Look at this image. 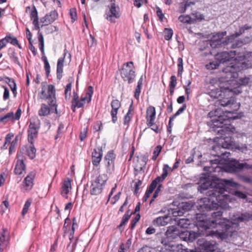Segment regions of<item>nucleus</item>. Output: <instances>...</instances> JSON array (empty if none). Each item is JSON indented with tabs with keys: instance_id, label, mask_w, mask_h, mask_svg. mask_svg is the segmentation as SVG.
I'll use <instances>...</instances> for the list:
<instances>
[{
	"instance_id": "f257e3e1",
	"label": "nucleus",
	"mask_w": 252,
	"mask_h": 252,
	"mask_svg": "<svg viewBox=\"0 0 252 252\" xmlns=\"http://www.w3.org/2000/svg\"><path fill=\"white\" fill-rule=\"evenodd\" d=\"M239 185L232 180L224 179L221 183L205 181L198 187V190L201 193L205 194L207 197L201 198L197 206L200 212H205L221 209H226L228 202L230 200V196L227 194V189L229 187L237 188ZM223 212L221 209L211 213V219L207 220L204 214H196L197 220L196 225L198 229L203 231L211 228H217L228 230L230 229V222L222 217Z\"/></svg>"
},
{
	"instance_id": "f03ea898",
	"label": "nucleus",
	"mask_w": 252,
	"mask_h": 252,
	"mask_svg": "<svg viewBox=\"0 0 252 252\" xmlns=\"http://www.w3.org/2000/svg\"><path fill=\"white\" fill-rule=\"evenodd\" d=\"M208 116L212 118V126L214 130L220 135L218 137L219 144L212 147V150L217 152L215 156L225 160H230V153L220 151V149H228L232 145L233 141L231 137L235 131V128L229 124L230 121L227 116L220 109L210 111Z\"/></svg>"
},
{
	"instance_id": "7ed1b4c3",
	"label": "nucleus",
	"mask_w": 252,
	"mask_h": 252,
	"mask_svg": "<svg viewBox=\"0 0 252 252\" xmlns=\"http://www.w3.org/2000/svg\"><path fill=\"white\" fill-rule=\"evenodd\" d=\"M250 218V215L248 213L233 215L232 217L230 218L231 220L227 219L231 223L230 229L225 230L224 229L220 228V231L218 229H217L216 231L211 230L208 232L207 235L215 237L220 240L225 239L229 236L232 235V232L233 231L232 225L238 223L239 222L248 221ZM225 219L226 220V218Z\"/></svg>"
},
{
	"instance_id": "20e7f679",
	"label": "nucleus",
	"mask_w": 252,
	"mask_h": 252,
	"mask_svg": "<svg viewBox=\"0 0 252 252\" xmlns=\"http://www.w3.org/2000/svg\"><path fill=\"white\" fill-rule=\"evenodd\" d=\"M38 97L39 99L47 100L48 105L51 107H55V109L57 112V105L55 96V88L53 85L48 86L47 94L45 92V87H43L41 92L38 94Z\"/></svg>"
},
{
	"instance_id": "39448f33",
	"label": "nucleus",
	"mask_w": 252,
	"mask_h": 252,
	"mask_svg": "<svg viewBox=\"0 0 252 252\" xmlns=\"http://www.w3.org/2000/svg\"><path fill=\"white\" fill-rule=\"evenodd\" d=\"M108 180L106 174L99 175L92 182L90 192L92 195H97L101 193Z\"/></svg>"
},
{
	"instance_id": "423d86ee",
	"label": "nucleus",
	"mask_w": 252,
	"mask_h": 252,
	"mask_svg": "<svg viewBox=\"0 0 252 252\" xmlns=\"http://www.w3.org/2000/svg\"><path fill=\"white\" fill-rule=\"evenodd\" d=\"M134 67L132 62L125 63L121 71V76L125 81H127L128 84L133 83L135 77Z\"/></svg>"
},
{
	"instance_id": "0eeeda50",
	"label": "nucleus",
	"mask_w": 252,
	"mask_h": 252,
	"mask_svg": "<svg viewBox=\"0 0 252 252\" xmlns=\"http://www.w3.org/2000/svg\"><path fill=\"white\" fill-rule=\"evenodd\" d=\"M226 32H218L213 35L210 40V45L212 48H218L231 42V38L232 36L224 37L226 35Z\"/></svg>"
},
{
	"instance_id": "6e6552de",
	"label": "nucleus",
	"mask_w": 252,
	"mask_h": 252,
	"mask_svg": "<svg viewBox=\"0 0 252 252\" xmlns=\"http://www.w3.org/2000/svg\"><path fill=\"white\" fill-rule=\"evenodd\" d=\"M241 71L239 64H234L227 66L223 69V74L222 77L226 82H229L238 76V72Z\"/></svg>"
},
{
	"instance_id": "1a4fd4ad",
	"label": "nucleus",
	"mask_w": 252,
	"mask_h": 252,
	"mask_svg": "<svg viewBox=\"0 0 252 252\" xmlns=\"http://www.w3.org/2000/svg\"><path fill=\"white\" fill-rule=\"evenodd\" d=\"M105 18L111 23H115L116 19H119L120 17V8L119 6H116L114 2L111 3L108 6L107 9L105 11Z\"/></svg>"
},
{
	"instance_id": "9d476101",
	"label": "nucleus",
	"mask_w": 252,
	"mask_h": 252,
	"mask_svg": "<svg viewBox=\"0 0 252 252\" xmlns=\"http://www.w3.org/2000/svg\"><path fill=\"white\" fill-rule=\"evenodd\" d=\"M40 122L38 120L31 121L29 126L28 138L30 144H33L34 139L37 137Z\"/></svg>"
},
{
	"instance_id": "9b49d317",
	"label": "nucleus",
	"mask_w": 252,
	"mask_h": 252,
	"mask_svg": "<svg viewBox=\"0 0 252 252\" xmlns=\"http://www.w3.org/2000/svg\"><path fill=\"white\" fill-rule=\"evenodd\" d=\"M235 51H230L229 52H222L218 53L215 56V59L220 64L221 63H225L227 62H229L234 58V60H236L235 58L236 56Z\"/></svg>"
},
{
	"instance_id": "f8f14e48",
	"label": "nucleus",
	"mask_w": 252,
	"mask_h": 252,
	"mask_svg": "<svg viewBox=\"0 0 252 252\" xmlns=\"http://www.w3.org/2000/svg\"><path fill=\"white\" fill-rule=\"evenodd\" d=\"M116 155L113 151H109L104 157V162L107 172L111 173L114 170Z\"/></svg>"
},
{
	"instance_id": "ddd939ff",
	"label": "nucleus",
	"mask_w": 252,
	"mask_h": 252,
	"mask_svg": "<svg viewBox=\"0 0 252 252\" xmlns=\"http://www.w3.org/2000/svg\"><path fill=\"white\" fill-rule=\"evenodd\" d=\"M243 168L252 169V165L247 163H240L238 161L231 163L228 167V170L230 172H236Z\"/></svg>"
},
{
	"instance_id": "4468645a",
	"label": "nucleus",
	"mask_w": 252,
	"mask_h": 252,
	"mask_svg": "<svg viewBox=\"0 0 252 252\" xmlns=\"http://www.w3.org/2000/svg\"><path fill=\"white\" fill-rule=\"evenodd\" d=\"M58 17V14L56 10H52L49 13L46 14L44 17L40 18L41 27L48 25L53 23Z\"/></svg>"
},
{
	"instance_id": "2eb2a0df",
	"label": "nucleus",
	"mask_w": 252,
	"mask_h": 252,
	"mask_svg": "<svg viewBox=\"0 0 252 252\" xmlns=\"http://www.w3.org/2000/svg\"><path fill=\"white\" fill-rule=\"evenodd\" d=\"M25 158L22 154L17 155V161L14 169V172L16 174L21 175L25 171L26 165L24 164Z\"/></svg>"
},
{
	"instance_id": "dca6fc26",
	"label": "nucleus",
	"mask_w": 252,
	"mask_h": 252,
	"mask_svg": "<svg viewBox=\"0 0 252 252\" xmlns=\"http://www.w3.org/2000/svg\"><path fill=\"white\" fill-rule=\"evenodd\" d=\"M178 233V230H177L176 227L172 226L169 228L166 232V237L162 238L161 240V243L163 245L167 246L168 245V241L170 238H175Z\"/></svg>"
},
{
	"instance_id": "f3484780",
	"label": "nucleus",
	"mask_w": 252,
	"mask_h": 252,
	"mask_svg": "<svg viewBox=\"0 0 252 252\" xmlns=\"http://www.w3.org/2000/svg\"><path fill=\"white\" fill-rule=\"evenodd\" d=\"M9 239V233L6 228L2 229L0 232V252H2L7 246V243Z\"/></svg>"
},
{
	"instance_id": "a211bd4d",
	"label": "nucleus",
	"mask_w": 252,
	"mask_h": 252,
	"mask_svg": "<svg viewBox=\"0 0 252 252\" xmlns=\"http://www.w3.org/2000/svg\"><path fill=\"white\" fill-rule=\"evenodd\" d=\"M103 156L102 150L101 148H95L92 153V162L94 165L98 166Z\"/></svg>"
},
{
	"instance_id": "6ab92c4d",
	"label": "nucleus",
	"mask_w": 252,
	"mask_h": 252,
	"mask_svg": "<svg viewBox=\"0 0 252 252\" xmlns=\"http://www.w3.org/2000/svg\"><path fill=\"white\" fill-rule=\"evenodd\" d=\"M203 252H214L217 250L218 246L216 242L213 241H206L201 246Z\"/></svg>"
},
{
	"instance_id": "aec40b11",
	"label": "nucleus",
	"mask_w": 252,
	"mask_h": 252,
	"mask_svg": "<svg viewBox=\"0 0 252 252\" xmlns=\"http://www.w3.org/2000/svg\"><path fill=\"white\" fill-rule=\"evenodd\" d=\"M30 18L31 20H32V24L34 26L35 29L37 30H39L40 27L38 21V12L34 5H33L30 12Z\"/></svg>"
},
{
	"instance_id": "412c9836",
	"label": "nucleus",
	"mask_w": 252,
	"mask_h": 252,
	"mask_svg": "<svg viewBox=\"0 0 252 252\" xmlns=\"http://www.w3.org/2000/svg\"><path fill=\"white\" fill-rule=\"evenodd\" d=\"M218 105L223 107H228L231 108L235 104V99L233 97L223 98L219 99L217 101Z\"/></svg>"
},
{
	"instance_id": "4be33fe9",
	"label": "nucleus",
	"mask_w": 252,
	"mask_h": 252,
	"mask_svg": "<svg viewBox=\"0 0 252 252\" xmlns=\"http://www.w3.org/2000/svg\"><path fill=\"white\" fill-rule=\"evenodd\" d=\"M49 108L46 104L42 103L41 104V107L38 110V114L40 116H46L53 112V110H55V107H51ZM56 113L57 112L55 111Z\"/></svg>"
},
{
	"instance_id": "5701e85b",
	"label": "nucleus",
	"mask_w": 252,
	"mask_h": 252,
	"mask_svg": "<svg viewBox=\"0 0 252 252\" xmlns=\"http://www.w3.org/2000/svg\"><path fill=\"white\" fill-rule=\"evenodd\" d=\"M66 53H64L63 57L60 58L58 60L57 65V78L58 80H61L63 76V67L65 56Z\"/></svg>"
},
{
	"instance_id": "b1692460",
	"label": "nucleus",
	"mask_w": 252,
	"mask_h": 252,
	"mask_svg": "<svg viewBox=\"0 0 252 252\" xmlns=\"http://www.w3.org/2000/svg\"><path fill=\"white\" fill-rule=\"evenodd\" d=\"M146 123L155 121L156 119V109L154 106H150L147 109L146 111Z\"/></svg>"
},
{
	"instance_id": "393cba45",
	"label": "nucleus",
	"mask_w": 252,
	"mask_h": 252,
	"mask_svg": "<svg viewBox=\"0 0 252 252\" xmlns=\"http://www.w3.org/2000/svg\"><path fill=\"white\" fill-rule=\"evenodd\" d=\"M35 173L34 172L32 171L25 178L23 183L27 187V189H30L33 186V180L34 178Z\"/></svg>"
},
{
	"instance_id": "a878e982",
	"label": "nucleus",
	"mask_w": 252,
	"mask_h": 252,
	"mask_svg": "<svg viewBox=\"0 0 252 252\" xmlns=\"http://www.w3.org/2000/svg\"><path fill=\"white\" fill-rule=\"evenodd\" d=\"M169 220L170 219L167 216H164L163 217H159L154 220L153 224L155 225H156L158 226H164L168 223Z\"/></svg>"
},
{
	"instance_id": "bb28decb",
	"label": "nucleus",
	"mask_w": 252,
	"mask_h": 252,
	"mask_svg": "<svg viewBox=\"0 0 252 252\" xmlns=\"http://www.w3.org/2000/svg\"><path fill=\"white\" fill-rule=\"evenodd\" d=\"M71 189V181L69 179L67 180H65L63 182L62 187V195L63 197H67V194L69 191V189Z\"/></svg>"
},
{
	"instance_id": "cd10ccee",
	"label": "nucleus",
	"mask_w": 252,
	"mask_h": 252,
	"mask_svg": "<svg viewBox=\"0 0 252 252\" xmlns=\"http://www.w3.org/2000/svg\"><path fill=\"white\" fill-rule=\"evenodd\" d=\"M188 233L189 234V235L188 236V242H192L195 239H196L199 236L204 235V231L203 230L198 229L197 232H195L193 231H188Z\"/></svg>"
},
{
	"instance_id": "c85d7f7f",
	"label": "nucleus",
	"mask_w": 252,
	"mask_h": 252,
	"mask_svg": "<svg viewBox=\"0 0 252 252\" xmlns=\"http://www.w3.org/2000/svg\"><path fill=\"white\" fill-rule=\"evenodd\" d=\"M175 221H177V225L181 228H188L191 224V221L188 219H180L176 218Z\"/></svg>"
},
{
	"instance_id": "c756f323",
	"label": "nucleus",
	"mask_w": 252,
	"mask_h": 252,
	"mask_svg": "<svg viewBox=\"0 0 252 252\" xmlns=\"http://www.w3.org/2000/svg\"><path fill=\"white\" fill-rule=\"evenodd\" d=\"M250 41V38L249 37H245L243 39L237 40L235 42L232 43L231 45V47L232 48L240 47L242 46L243 45L249 43Z\"/></svg>"
},
{
	"instance_id": "7c9ffc66",
	"label": "nucleus",
	"mask_w": 252,
	"mask_h": 252,
	"mask_svg": "<svg viewBox=\"0 0 252 252\" xmlns=\"http://www.w3.org/2000/svg\"><path fill=\"white\" fill-rule=\"evenodd\" d=\"M8 55L10 59L15 63L19 65H20V62L19 61L18 58L14 49L10 48L9 50Z\"/></svg>"
},
{
	"instance_id": "2f4dec72",
	"label": "nucleus",
	"mask_w": 252,
	"mask_h": 252,
	"mask_svg": "<svg viewBox=\"0 0 252 252\" xmlns=\"http://www.w3.org/2000/svg\"><path fill=\"white\" fill-rule=\"evenodd\" d=\"M160 182H161L160 181V179L159 178H156L154 180H153L152 182L149 187H148V189H147L146 191L148 192L149 193H152L154 190V189L157 187L158 183Z\"/></svg>"
},
{
	"instance_id": "473e14b6",
	"label": "nucleus",
	"mask_w": 252,
	"mask_h": 252,
	"mask_svg": "<svg viewBox=\"0 0 252 252\" xmlns=\"http://www.w3.org/2000/svg\"><path fill=\"white\" fill-rule=\"evenodd\" d=\"M160 182H161L160 181V179L159 178H156L154 180H153L152 182L149 187H148V189H147L146 191L148 192L149 193H152L154 190V189L157 187L158 183Z\"/></svg>"
},
{
	"instance_id": "72a5a7b5",
	"label": "nucleus",
	"mask_w": 252,
	"mask_h": 252,
	"mask_svg": "<svg viewBox=\"0 0 252 252\" xmlns=\"http://www.w3.org/2000/svg\"><path fill=\"white\" fill-rule=\"evenodd\" d=\"M160 182H161L160 181V179L159 178H156L154 180H153L152 182L149 187H148V189H147L146 191L148 192L149 193H152L154 190V189L157 187L158 183Z\"/></svg>"
},
{
	"instance_id": "f704fd0d",
	"label": "nucleus",
	"mask_w": 252,
	"mask_h": 252,
	"mask_svg": "<svg viewBox=\"0 0 252 252\" xmlns=\"http://www.w3.org/2000/svg\"><path fill=\"white\" fill-rule=\"evenodd\" d=\"M169 170H171L170 167L167 164H164L162 169V173L161 176H158L157 178L160 179V182H163L164 180L168 176V171Z\"/></svg>"
},
{
	"instance_id": "c9c22d12",
	"label": "nucleus",
	"mask_w": 252,
	"mask_h": 252,
	"mask_svg": "<svg viewBox=\"0 0 252 252\" xmlns=\"http://www.w3.org/2000/svg\"><path fill=\"white\" fill-rule=\"evenodd\" d=\"M27 152L28 156L30 158L33 159L35 157L36 149L34 148L33 144H31L29 148L27 150Z\"/></svg>"
},
{
	"instance_id": "e433bc0d",
	"label": "nucleus",
	"mask_w": 252,
	"mask_h": 252,
	"mask_svg": "<svg viewBox=\"0 0 252 252\" xmlns=\"http://www.w3.org/2000/svg\"><path fill=\"white\" fill-rule=\"evenodd\" d=\"M241 69H247L252 67V58L248 60L247 62L245 61L242 63H238Z\"/></svg>"
},
{
	"instance_id": "4c0bfd02",
	"label": "nucleus",
	"mask_w": 252,
	"mask_h": 252,
	"mask_svg": "<svg viewBox=\"0 0 252 252\" xmlns=\"http://www.w3.org/2000/svg\"><path fill=\"white\" fill-rule=\"evenodd\" d=\"M132 106V104L131 103L130 105V107L129 108L128 112H127L126 114L125 115V116L124 117V125L127 124L130 122V121L131 120V118L132 115V114L131 113Z\"/></svg>"
},
{
	"instance_id": "58836bf2",
	"label": "nucleus",
	"mask_w": 252,
	"mask_h": 252,
	"mask_svg": "<svg viewBox=\"0 0 252 252\" xmlns=\"http://www.w3.org/2000/svg\"><path fill=\"white\" fill-rule=\"evenodd\" d=\"M72 88V84L71 83H69L66 86L64 90V94H65V99L66 100H68L70 98L71 95V91Z\"/></svg>"
},
{
	"instance_id": "ea45409f",
	"label": "nucleus",
	"mask_w": 252,
	"mask_h": 252,
	"mask_svg": "<svg viewBox=\"0 0 252 252\" xmlns=\"http://www.w3.org/2000/svg\"><path fill=\"white\" fill-rule=\"evenodd\" d=\"M148 160V155L147 154H145L143 155L142 157V161L143 163V167H142V166L138 167L137 166H136L134 168V169L135 170H139V171L143 170V168H145Z\"/></svg>"
},
{
	"instance_id": "a19ab883",
	"label": "nucleus",
	"mask_w": 252,
	"mask_h": 252,
	"mask_svg": "<svg viewBox=\"0 0 252 252\" xmlns=\"http://www.w3.org/2000/svg\"><path fill=\"white\" fill-rule=\"evenodd\" d=\"M130 215L131 214H129V211H127L126 213L123 217L121 222L118 226V227L121 228L123 225H125L129 220L130 217Z\"/></svg>"
},
{
	"instance_id": "79ce46f5",
	"label": "nucleus",
	"mask_w": 252,
	"mask_h": 252,
	"mask_svg": "<svg viewBox=\"0 0 252 252\" xmlns=\"http://www.w3.org/2000/svg\"><path fill=\"white\" fill-rule=\"evenodd\" d=\"M173 34V30L171 29L165 28L164 31V37L166 40L171 39Z\"/></svg>"
},
{
	"instance_id": "37998d69",
	"label": "nucleus",
	"mask_w": 252,
	"mask_h": 252,
	"mask_svg": "<svg viewBox=\"0 0 252 252\" xmlns=\"http://www.w3.org/2000/svg\"><path fill=\"white\" fill-rule=\"evenodd\" d=\"M120 108H112L111 111L110 112V115L112 117V122L115 124L117 121V114L118 110Z\"/></svg>"
},
{
	"instance_id": "c03bdc74",
	"label": "nucleus",
	"mask_w": 252,
	"mask_h": 252,
	"mask_svg": "<svg viewBox=\"0 0 252 252\" xmlns=\"http://www.w3.org/2000/svg\"><path fill=\"white\" fill-rule=\"evenodd\" d=\"M5 38L6 39L7 44L8 43H10L13 45L18 44V40L17 38L15 37L12 36L11 34L7 35L5 36Z\"/></svg>"
},
{
	"instance_id": "a18cd8bd",
	"label": "nucleus",
	"mask_w": 252,
	"mask_h": 252,
	"mask_svg": "<svg viewBox=\"0 0 252 252\" xmlns=\"http://www.w3.org/2000/svg\"><path fill=\"white\" fill-rule=\"evenodd\" d=\"M219 65L220 63L217 61L210 62L209 63L206 64L205 66L207 69H216Z\"/></svg>"
},
{
	"instance_id": "49530a36",
	"label": "nucleus",
	"mask_w": 252,
	"mask_h": 252,
	"mask_svg": "<svg viewBox=\"0 0 252 252\" xmlns=\"http://www.w3.org/2000/svg\"><path fill=\"white\" fill-rule=\"evenodd\" d=\"M179 20L181 22L183 23H187V24H191V19L188 15H181L179 17Z\"/></svg>"
},
{
	"instance_id": "de8ad7c7",
	"label": "nucleus",
	"mask_w": 252,
	"mask_h": 252,
	"mask_svg": "<svg viewBox=\"0 0 252 252\" xmlns=\"http://www.w3.org/2000/svg\"><path fill=\"white\" fill-rule=\"evenodd\" d=\"M147 125L148 127H151V129L157 133L159 132L160 130L158 128V126L155 124V121H152L148 123H147Z\"/></svg>"
},
{
	"instance_id": "09e8293b",
	"label": "nucleus",
	"mask_w": 252,
	"mask_h": 252,
	"mask_svg": "<svg viewBox=\"0 0 252 252\" xmlns=\"http://www.w3.org/2000/svg\"><path fill=\"white\" fill-rule=\"evenodd\" d=\"M178 75L181 76L183 71V61L182 58L178 59Z\"/></svg>"
},
{
	"instance_id": "8fccbe9b",
	"label": "nucleus",
	"mask_w": 252,
	"mask_h": 252,
	"mask_svg": "<svg viewBox=\"0 0 252 252\" xmlns=\"http://www.w3.org/2000/svg\"><path fill=\"white\" fill-rule=\"evenodd\" d=\"M32 203V200L30 199H28L25 202L22 212V216H24L28 211L29 207Z\"/></svg>"
},
{
	"instance_id": "3c124183",
	"label": "nucleus",
	"mask_w": 252,
	"mask_h": 252,
	"mask_svg": "<svg viewBox=\"0 0 252 252\" xmlns=\"http://www.w3.org/2000/svg\"><path fill=\"white\" fill-rule=\"evenodd\" d=\"M161 188H162V185L161 184H159L158 185V188L156 189V191H155L152 196V198L150 201V204H151L155 200V199L158 196V193L161 190Z\"/></svg>"
},
{
	"instance_id": "603ef678",
	"label": "nucleus",
	"mask_w": 252,
	"mask_h": 252,
	"mask_svg": "<svg viewBox=\"0 0 252 252\" xmlns=\"http://www.w3.org/2000/svg\"><path fill=\"white\" fill-rule=\"evenodd\" d=\"M86 100H88L87 96H82L80 100H78L75 103V104L76 105V106H77V108H79L82 107L84 105Z\"/></svg>"
},
{
	"instance_id": "864d4df0",
	"label": "nucleus",
	"mask_w": 252,
	"mask_h": 252,
	"mask_svg": "<svg viewBox=\"0 0 252 252\" xmlns=\"http://www.w3.org/2000/svg\"><path fill=\"white\" fill-rule=\"evenodd\" d=\"M232 194L241 199H245L247 197V195L245 193L238 190L232 191Z\"/></svg>"
},
{
	"instance_id": "5fc2aeb1",
	"label": "nucleus",
	"mask_w": 252,
	"mask_h": 252,
	"mask_svg": "<svg viewBox=\"0 0 252 252\" xmlns=\"http://www.w3.org/2000/svg\"><path fill=\"white\" fill-rule=\"evenodd\" d=\"M69 14L72 19V22H74L77 20V16L76 9L74 8H71L70 9Z\"/></svg>"
},
{
	"instance_id": "6e6d98bb",
	"label": "nucleus",
	"mask_w": 252,
	"mask_h": 252,
	"mask_svg": "<svg viewBox=\"0 0 252 252\" xmlns=\"http://www.w3.org/2000/svg\"><path fill=\"white\" fill-rule=\"evenodd\" d=\"M245 30L244 28L242 27L240 28L238 32H235L234 34L230 35V36H232V38H231V41L232 42V41L236 38L239 36H240L241 34H242L245 32Z\"/></svg>"
},
{
	"instance_id": "4d7b16f0",
	"label": "nucleus",
	"mask_w": 252,
	"mask_h": 252,
	"mask_svg": "<svg viewBox=\"0 0 252 252\" xmlns=\"http://www.w3.org/2000/svg\"><path fill=\"white\" fill-rule=\"evenodd\" d=\"M251 79L249 77H245L239 80L238 84L240 85L246 86L250 82Z\"/></svg>"
},
{
	"instance_id": "13d9d810",
	"label": "nucleus",
	"mask_w": 252,
	"mask_h": 252,
	"mask_svg": "<svg viewBox=\"0 0 252 252\" xmlns=\"http://www.w3.org/2000/svg\"><path fill=\"white\" fill-rule=\"evenodd\" d=\"M186 107L187 106L186 104L183 105V106L172 116V119H174L177 116L182 113L185 110Z\"/></svg>"
},
{
	"instance_id": "bf43d9fd",
	"label": "nucleus",
	"mask_w": 252,
	"mask_h": 252,
	"mask_svg": "<svg viewBox=\"0 0 252 252\" xmlns=\"http://www.w3.org/2000/svg\"><path fill=\"white\" fill-rule=\"evenodd\" d=\"M178 232H179L178 231ZM178 234H179V237L185 241H187V242H188V236L189 235V234L188 233V231H183V232H182L181 233H179Z\"/></svg>"
},
{
	"instance_id": "052dcab7",
	"label": "nucleus",
	"mask_w": 252,
	"mask_h": 252,
	"mask_svg": "<svg viewBox=\"0 0 252 252\" xmlns=\"http://www.w3.org/2000/svg\"><path fill=\"white\" fill-rule=\"evenodd\" d=\"M93 94V88L92 86H89L88 88V91L86 93V96L88 99V102H90L91 100V97Z\"/></svg>"
},
{
	"instance_id": "680f3d73",
	"label": "nucleus",
	"mask_w": 252,
	"mask_h": 252,
	"mask_svg": "<svg viewBox=\"0 0 252 252\" xmlns=\"http://www.w3.org/2000/svg\"><path fill=\"white\" fill-rule=\"evenodd\" d=\"M140 218V216L139 214H137L135 216V217L132 220L130 223V227L131 229H133L137 222L139 221Z\"/></svg>"
},
{
	"instance_id": "e2e57ef3",
	"label": "nucleus",
	"mask_w": 252,
	"mask_h": 252,
	"mask_svg": "<svg viewBox=\"0 0 252 252\" xmlns=\"http://www.w3.org/2000/svg\"><path fill=\"white\" fill-rule=\"evenodd\" d=\"M177 85V79L176 77L174 75L171 76L170 79L169 88H175Z\"/></svg>"
},
{
	"instance_id": "0e129e2a",
	"label": "nucleus",
	"mask_w": 252,
	"mask_h": 252,
	"mask_svg": "<svg viewBox=\"0 0 252 252\" xmlns=\"http://www.w3.org/2000/svg\"><path fill=\"white\" fill-rule=\"evenodd\" d=\"M121 106V103L118 99H114L111 102V108H120Z\"/></svg>"
},
{
	"instance_id": "69168bd1",
	"label": "nucleus",
	"mask_w": 252,
	"mask_h": 252,
	"mask_svg": "<svg viewBox=\"0 0 252 252\" xmlns=\"http://www.w3.org/2000/svg\"><path fill=\"white\" fill-rule=\"evenodd\" d=\"M167 103H168V105H167V111L168 113H171L173 110L172 97H168Z\"/></svg>"
},
{
	"instance_id": "338daca9",
	"label": "nucleus",
	"mask_w": 252,
	"mask_h": 252,
	"mask_svg": "<svg viewBox=\"0 0 252 252\" xmlns=\"http://www.w3.org/2000/svg\"><path fill=\"white\" fill-rule=\"evenodd\" d=\"M14 114L13 112H10L1 117V120H3L4 122H7L9 119L13 118Z\"/></svg>"
},
{
	"instance_id": "774afa93",
	"label": "nucleus",
	"mask_w": 252,
	"mask_h": 252,
	"mask_svg": "<svg viewBox=\"0 0 252 252\" xmlns=\"http://www.w3.org/2000/svg\"><path fill=\"white\" fill-rule=\"evenodd\" d=\"M240 179L242 182L244 183L252 184V179L250 177L245 176H241L240 177Z\"/></svg>"
}]
</instances>
